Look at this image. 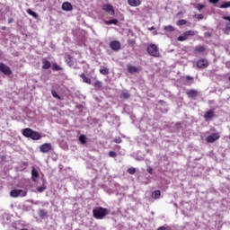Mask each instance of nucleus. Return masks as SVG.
I'll use <instances>...</instances> for the list:
<instances>
[{
  "mask_svg": "<svg viewBox=\"0 0 230 230\" xmlns=\"http://www.w3.org/2000/svg\"><path fill=\"white\" fill-rule=\"evenodd\" d=\"M22 135L25 137H31V139H33L34 141H39V139L42 138V135H40L37 131H33L30 128H24L23 131H22Z\"/></svg>",
  "mask_w": 230,
  "mask_h": 230,
  "instance_id": "obj_1",
  "label": "nucleus"
},
{
  "mask_svg": "<svg viewBox=\"0 0 230 230\" xmlns=\"http://www.w3.org/2000/svg\"><path fill=\"white\" fill-rule=\"evenodd\" d=\"M94 218L97 220H103L107 217V210L102 207H98L93 210Z\"/></svg>",
  "mask_w": 230,
  "mask_h": 230,
  "instance_id": "obj_2",
  "label": "nucleus"
},
{
  "mask_svg": "<svg viewBox=\"0 0 230 230\" xmlns=\"http://www.w3.org/2000/svg\"><path fill=\"white\" fill-rule=\"evenodd\" d=\"M147 53L151 56V57H161V54L159 53V49L157 48V45L155 44H150L147 47Z\"/></svg>",
  "mask_w": 230,
  "mask_h": 230,
  "instance_id": "obj_3",
  "label": "nucleus"
},
{
  "mask_svg": "<svg viewBox=\"0 0 230 230\" xmlns=\"http://www.w3.org/2000/svg\"><path fill=\"white\" fill-rule=\"evenodd\" d=\"M10 195L13 199H17V197H26V195H28V191L21 189L12 190Z\"/></svg>",
  "mask_w": 230,
  "mask_h": 230,
  "instance_id": "obj_4",
  "label": "nucleus"
},
{
  "mask_svg": "<svg viewBox=\"0 0 230 230\" xmlns=\"http://www.w3.org/2000/svg\"><path fill=\"white\" fill-rule=\"evenodd\" d=\"M208 66L209 62L204 58L199 59L196 64L198 69H206Z\"/></svg>",
  "mask_w": 230,
  "mask_h": 230,
  "instance_id": "obj_5",
  "label": "nucleus"
},
{
  "mask_svg": "<svg viewBox=\"0 0 230 230\" xmlns=\"http://www.w3.org/2000/svg\"><path fill=\"white\" fill-rule=\"evenodd\" d=\"M217 139H220V134L214 133V134L207 137L206 141H207V143H215V141H217Z\"/></svg>",
  "mask_w": 230,
  "mask_h": 230,
  "instance_id": "obj_6",
  "label": "nucleus"
},
{
  "mask_svg": "<svg viewBox=\"0 0 230 230\" xmlns=\"http://www.w3.org/2000/svg\"><path fill=\"white\" fill-rule=\"evenodd\" d=\"M0 71L1 73H4V75H7V76L12 75L10 67L3 63H0Z\"/></svg>",
  "mask_w": 230,
  "mask_h": 230,
  "instance_id": "obj_7",
  "label": "nucleus"
},
{
  "mask_svg": "<svg viewBox=\"0 0 230 230\" xmlns=\"http://www.w3.org/2000/svg\"><path fill=\"white\" fill-rule=\"evenodd\" d=\"M110 48L113 50V51H119L120 48H121V43H119V41L118 40H113L110 43Z\"/></svg>",
  "mask_w": 230,
  "mask_h": 230,
  "instance_id": "obj_8",
  "label": "nucleus"
},
{
  "mask_svg": "<svg viewBox=\"0 0 230 230\" xmlns=\"http://www.w3.org/2000/svg\"><path fill=\"white\" fill-rule=\"evenodd\" d=\"M52 146L49 143H45L40 146V150L42 152V154H48V152H50Z\"/></svg>",
  "mask_w": 230,
  "mask_h": 230,
  "instance_id": "obj_9",
  "label": "nucleus"
},
{
  "mask_svg": "<svg viewBox=\"0 0 230 230\" xmlns=\"http://www.w3.org/2000/svg\"><path fill=\"white\" fill-rule=\"evenodd\" d=\"M102 10H104V12H108V13H110L111 15H114L115 12H114V7L111 4H104L102 6Z\"/></svg>",
  "mask_w": 230,
  "mask_h": 230,
  "instance_id": "obj_10",
  "label": "nucleus"
},
{
  "mask_svg": "<svg viewBox=\"0 0 230 230\" xmlns=\"http://www.w3.org/2000/svg\"><path fill=\"white\" fill-rule=\"evenodd\" d=\"M37 179H39V171L35 169V167H31V180L33 182H37Z\"/></svg>",
  "mask_w": 230,
  "mask_h": 230,
  "instance_id": "obj_11",
  "label": "nucleus"
},
{
  "mask_svg": "<svg viewBox=\"0 0 230 230\" xmlns=\"http://www.w3.org/2000/svg\"><path fill=\"white\" fill-rule=\"evenodd\" d=\"M62 10H64V12H71V10H73V4L69 2H65L62 4Z\"/></svg>",
  "mask_w": 230,
  "mask_h": 230,
  "instance_id": "obj_12",
  "label": "nucleus"
},
{
  "mask_svg": "<svg viewBox=\"0 0 230 230\" xmlns=\"http://www.w3.org/2000/svg\"><path fill=\"white\" fill-rule=\"evenodd\" d=\"M215 117V111L209 110L208 111H207L204 114V118L206 119V121H208V119H213V118Z\"/></svg>",
  "mask_w": 230,
  "mask_h": 230,
  "instance_id": "obj_13",
  "label": "nucleus"
},
{
  "mask_svg": "<svg viewBox=\"0 0 230 230\" xmlns=\"http://www.w3.org/2000/svg\"><path fill=\"white\" fill-rule=\"evenodd\" d=\"M199 92L197 90L190 89L187 91V96H189L190 98H197Z\"/></svg>",
  "mask_w": 230,
  "mask_h": 230,
  "instance_id": "obj_14",
  "label": "nucleus"
},
{
  "mask_svg": "<svg viewBox=\"0 0 230 230\" xmlns=\"http://www.w3.org/2000/svg\"><path fill=\"white\" fill-rule=\"evenodd\" d=\"M129 6H139L141 4V0H128Z\"/></svg>",
  "mask_w": 230,
  "mask_h": 230,
  "instance_id": "obj_15",
  "label": "nucleus"
},
{
  "mask_svg": "<svg viewBox=\"0 0 230 230\" xmlns=\"http://www.w3.org/2000/svg\"><path fill=\"white\" fill-rule=\"evenodd\" d=\"M65 60H66L67 66H69L70 67L75 65V63L73 62V58L69 55L66 56Z\"/></svg>",
  "mask_w": 230,
  "mask_h": 230,
  "instance_id": "obj_16",
  "label": "nucleus"
},
{
  "mask_svg": "<svg viewBox=\"0 0 230 230\" xmlns=\"http://www.w3.org/2000/svg\"><path fill=\"white\" fill-rule=\"evenodd\" d=\"M204 51H206V47L204 46H196L194 49L195 53H204Z\"/></svg>",
  "mask_w": 230,
  "mask_h": 230,
  "instance_id": "obj_17",
  "label": "nucleus"
},
{
  "mask_svg": "<svg viewBox=\"0 0 230 230\" xmlns=\"http://www.w3.org/2000/svg\"><path fill=\"white\" fill-rule=\"evenodd\" d=\"M42 69H49L51 67V63L47 59H42Z\"/></svg>",
  "mask_w": 230,
  "mask_h": 230,
  "instance_id": "obj_18",
  "label": "nucleus"
},
{
  "mask_svg": "<svg viewBox=\"0 0 230 230\" xmlns=\"http://www.w3.org/2000/svg\"><path fill=\"white\" fill-rule=\"evenodd\" d=\"M128 71L131 75H134V73H138L139 72V68H137V66H128Z\"/></svg>",
  "mask_w": 230,
  "mask_h": 230,
  "instance_id": "obj_19",
  "label": "nucleus"
},
{
  "mask_svg": "<svg viewBox=\"0 0 230 230\" xmlns=\"http://www.w3.org/2000/svg\"><path fill=\"white\" fill-rule=\"evenodd\" d=\"M183 35H185L187 40L190 39V37H195V31H187Z\"/></svg>",
  "mask_w": 230,
  "mask_h": 230,
  "instance_id": "obj_20",
  "label": "nucleus"
},
{
  "mask_svg": "<svg viewBox=\"0 0 230 230\" xmlns=\"http://www.w3.org/2000/svg\"><path fill=\"white\" fill-rule=\"evenodd\" d=\"M80 76L84 84H91V78L85 76V74H81Z\"/></svg>",
  "mask_w": 230,
  "mask_h": 230,
  "instance_id": "obj_21",
  "label": "nucleus"
},
{
  "mask_svg": "<svg viewBox=\"0 0 230 230\" xmlns=\"http://www.w3.org/2000/svg\"><path fill=\"white\" fill-rule=\"evenodd\" d=\"M79 141L81 145H85L87 143V137H85V135H81L79 137Z\"/></svg>",
  "mask_w": 230,
  "mask_h": 230,
  "instance_id": "obj_22",
  "label": "nucleus"
},
{
  "mask_svg": "<svg viewBox=\"0 0 230 230\" xmlns=\"http://www.w3.org/2000/svg\"><path fill=\"white\" fill-rule=\"evenodd\" d=\"M159 197H161V190H155L153 193H152V199H159Z\"/></svg>",
  "mask_w": 230,
  "mask_h": 230,
  "instance_id": "obj_23",
  "label": "nucleus"
},
{
  "mask_svg": "<svg viewBox=\"0 0 230 230\" xmlns=\"http://www.w3.org/2000/svg\"><path fill=\"white\" fill-rule=\"evenodd\" d=\"M27 13H29V15L33 16L34 19H37L39 17V14L37 13L33 12L31 9H28Z\"/></svg>",
  "mask_w": 230,
  "mask_h": 230,
  "instance_id": "obj_24",
  "label": "nucleus"
},
{
  "mask_svg": "<svg viewBox=\"0 0 230 230\" xmlns=\"http://www.w3.org/2000/svg\"><path fill=\"white\" fill-rule=\"evenodd\" d=\"M223 19L225 21H228L229 22L226 23V29L230 31V16H223Z\"/></svg>",
  "mask_w": 230,
  "mask_h": 230,
  "instance_id": "obj_25",
  "label": "nucleus"
},
{
  "mask_svg": "<svg viewBox=\"0 0 230 230\" xmlns=\"http://www.w3.org/2000/svg\"><path fill=\"white\" fill-rule=\"evenodd\" d=\"M52 69L53 71H63V68L60 67V66H58L57 63H54L52 65Z\"/></svg>",
  "mask_w": 230,
  "mask_h": 230,
  "instance_id": "obj_26",
  "label": "nucleus"
},
{
  "mask_svg": "<svg viewBox=\"0 0 230 230\" xmlns=\"http://www.w3.org/2000/svg\"><path fill=\"white\" fill-rule=\"evenodd\" d=\"M100 73H101V75H109V68L103 66L100 69Z\"/></svg>",
  "mask_w": 230,
  "mask_h": 230,
  "instance_id": "obj_27",
  "label": "nucleus"
},
{
  "mask_svg": "<svg viewBox=\"0 0 230 230\" xmlns=\"http://www.w3.org/2000/svg\"><path fill=\"white\" fill-rule=\"evenodd\" d=\"M219 8H221V9L230 8V1L225 2L224 4L219 5Z\"/></svg>",
  "mask_w": 230,
  "mask_h": 230,
  "instance_id": "obj_28",
  "label": "nucleus"
},
{
  "mask_svg": "<svg viewBox=\"0 0 230 230\" xmlns=\"http://www.w3.org/2000/svg\"><path fill=\"white\" fill-rule=\"evenodd\" d=\"M120 97L124 98V100H128V98H130V93H128V92H124L121 93Z\"/></svg>",
  "mask_w": 230,
  "mask_h": 230,
  "instance_id": "obj_29",
  "label": "nucleus"
},
{
  "mask_svg": "<svg viewBox=\"0 0 230 230\" xmlns=\"http://www.w3.org/2000/svg\"><path fill=\"white\" fill-rule=\"evenodd\" d=\"M94 87H96L97 89H102L103 84L102 83V81H97L94 83Z\"/></svg>",
  "mask_w": 230,
  "mask_h": 230,
  "instance_id": "obj_30",
  "label": "nucleus"
},
{
  "mask_svg": "<svg viewBox=\"0 0 230 230\" xmlns=\"http://www.w3.org/2000/svg\"><path fill=\"white\" fill-rule=\"evenodd\" d=\"M196 8L199 12H202V9L206 8V5L202 4H198L196 5Z\"/></svg>",
  "mask_w": 230,
  "mask_h": 230,
  "instance_id": "obj_31",
  "label": "nucleus"
},
{
  "mask_svg": "<svg viewBox=\"0 0 230 230\" xmlns=\"http://www.w3.org/2000/svg\"><path fill=\"white\" fill-rule=\"evenodd\" d=\"M177 40H179V42H184V40H188V38L185 37L184 34H182L181 36H179Z\"/></svg>",
  "mask_w": 230,
  "mask_h": 230,
  "instance_id": "obj_32",
  "label": "nucleus"
},
{
  "mask_svg": "<svg viewBox=\"0 0 230 230\" xmlns=\"http://www.w3.org/2000/svg\"><path fill=\"white\" fill-rule=\"evenodd\" d=\"M164 29L165 30V31H174L175 30V28H173V26L172 25L165 26Z\"/></svg>",
  "mask_w": 230,
  "mask_h": 230,
  "instance_id": "obj_33",
  "label": "nucleus"
},
{
  "mask_svg": "<svg viewBox=\"0 0 230 230\" xmlns=\"http://www.w3.org/2000/svg\"><path fill=\"white\" fill-rule=\"evenodd\" d=\"M39 215H40V218H44L46 217L47 213L44 209H40Z\"/></svg>",
  "mask_w": 230,
  "mask_h": 230,
  "instance_id": "obj_34",
  "label": "nucleus"
},
{
  "mask_svg": "<svg viewBox=\"0 0 230 230\" xmlns=\"http://www.w3.org/2000/svg\"><path fill=\"white\" fill-rule=\"evenodd\" d=\"M128 173H129V175H134V173H136V168H134V167L128 168Z\"/></svg>",
  "mask_w": 230,
  "mask_h": 230,
  "instance_id": "obj_35",
  "label": "nucleus"
},
{
  "mask_svg": "<svg viewBox=\"0 0 230 230\" xmlns=\"http://www.w3.org/2000/svg\"><path fill=\"white\" fill-rule=\"evenodd\" d=\"M106 24H118V20L113 19V20H110L108 22H106Z\"/></svg>",
  "mask_w": 230,
  "mask_h": 230,
  "instance_id": "obj_36",
  "label": "nucleus"
},
{
  "mask_svg": "<svg viewBox=\"0 0 230 230\" xmlns=\"http://www.w3.org/2000/svg\"><path fill=\"white\" fill-rule=\"evenodd\" d=\"M188 22L186 20H180L178 21V25L179 26H184Z\"/></svg>",
  "mask_w": 230,
  "mask_h": 230,
  "instance_id": "obj_37",
  "label": "nucleus"
},
{
  "mask_svg": "<svg viewBox=\"0 0 230 230\" xmlns=\"http://www.w3.org/2000/svg\"><path fill=\"white\" fill-rule=\"evenodd\" d=\"M52 96L58 98V100H61L60 95H58L56 91H52Z\"/></svg>",
  "mask_w": 230,
  "mask_h": 230,
  "instance_id": "obj_38",
  "label": "nucleus"
},
{
  "mask_svg": "<svg viewBox=\"0 0 230 230\" xmlns=\"http://www.w3.org/2000/svg\"><path fill=\"white\" fill-rule=\"evenodd\" d=\"M108 155L110 157H116L118 155V154H116V152H114V151H110Z\"/></svg>",
  "mask_w": 230,
  "mask_h": 230,
  "instance_id": "obj_39",
  "label": "nucleus"
},
{
  "mask_svg": "<svg viewBox=\"0 0 230 230\" xmlns=\"http://www.w3.org/2000/svg\"><path fill=\"white\" fill-rule=\"evenodd\" d=\"M37 190H38L39 193H42V191H44L46 190V186L39 187Z\"/></svg>",
  "mask_w": 230,
  "mask_h": 230,
  "instance_id": "obj_40",
  "label": "nucleus"
},
{
  "mask_svg": "<svg viewBox=\"0 0 230 230\" xmlns=\"http://www.w3.org/2000/svg\"><path fill=\"white\" fill-rule=\"evenodd\" d=\"M114 143H118V144H119V143H121V137H116V138H114Z\"/></svg>",
  "mask_w": 230,
  "mask_h": 230,
  "instance_id": "obj_41",
  "label": "nucleus"
},
{
  "mask_svg": "<svg viewBox=\"0 0 230 230\" xmlns=\"http://www.w3.org/2000/svg\"><path fill=\"white\" fill-rule=\"evenodd\" d=\"M212 4H217L220 0H208Z\"/></svg>",
  "mask_w": 230,
  "mask_h": 230,
  "instance_id": "obj_42",
  "label": "nucleus"
},
{
  "mask_svg": "<svg viewBox=\"0 0 230 230\" xmlns=\"http://www.w3.org/2000/svg\"><path fill=\"white\" fill-rule=\"evenodd\" d=\"M205 37H208V39L211 38V32H206Z\"/></svg>",
  "mask_w": 230,
  "mask_h": 230,
  "instance_id": "obj_43",
  "label": "nucleus"
},
{
  "mask_svg": "<svg viewBox=\"0 0 230 230\" xmlns=\"http://www.w3.org/2000/svg\"><path fill=\"white\" fill-rule=\"evenodd\" d=\"M186 78H187V80H193V77L190 76V75H187Z\"/></svg>",
  "mask_w": 230,
  "mask_h": 230,
  "instance_id": "obj_44",
  "label": "nucleus"
},
{
  "mask_svg": "<svg viewBox=\"0 0 230 230\" xmlns=\"http://www.w3.org/2000/svg\"><path fill=\"white\" fill-rule=\"evenodd\" d=\"M198 19H204V16L202 14H199Z\"/></svg>",
  "mask_w": 230,
  "mask_h": 230,
  "instance_id": "obj_45",
  "label": "nucleus"
},
{
  "mask_svg": "<svg viewBox=\"0 0 230 230\" xmlns=\"http://www.w3.org/2000/svg\"><path fill=\"white\" fill-rule=\"evenodd\" d=\"M8 22H9V23L13 22V18H10V19L8 20Z\"/></svg>",
  "mask_w": 230,
  "mask_h": 230,
  "instance_id": "obj_46",
  "label": "nucleus"
},
{
  "mask_svg": "<svg viewBox=\"0 0 230 230\" xmlns=\"http://www.w3.org/2000/svg\"><path fill=\"white\" fill-rule=\"evenodd\" d=\"M147 172L152 174V168L147 169Z\"/></svg>",
  "mask_w": 230,
  "mask_h": 230,
  "instance_id": "obj_47",
  "label": "nucleus"
},
{
  "mask_svg": "<svg viewBox=\"0 0 230 230\" xmlns=\"http://www.w3.org/2000/svg\"><path fill=\"white\" fill-rule=\"evenodd\" d=\"M176 127L179 128V127H181V124H180V123H177V124H176Z\"/></svg>",
  "mask_w": 230,
  "mask_h": 230,
  "instance_id": "obj_48",
  "label": "nucleus"
},
{
  "mask_svg": "<svg viewBox=\"0 0 230 230\" xmlns=\"http://www.w3.org/2000/svg\"><path fill=\"white\" fill-rule=\"evenodd\" d=\"M149 30H150V31L155 30V27H151Z\"/></svg>",
  "mask_w": 230,
  "mask_h": 230,
  "instance_id": "obj_49",
  "label": "nucleus"
},
{
  "mask_svg": "<svg viewBox=\"0 0 230 230\" xmlns=\"http://www.w3.org/2000/svg\"><path fill=\"white\" fill-rule=\"evenodd\" d=\"M229 137V139H230V135H229V137Z\"/></svg>",
  "mask_w": 230,
  "mask_h": 230,
  "instance_id": "obj_50",
  "label": "nucleus"
}]
</instances>
